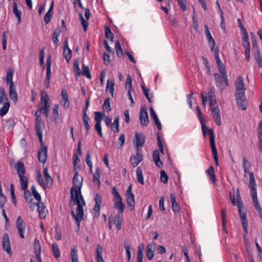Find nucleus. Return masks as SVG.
Returning a JSON list of instances; mask_svg holds the SVG:
<instances>
[{
	"label": "nucleus",
	"mask_w": 262,
	"mask_h": 262,
	"mask_svg": "<svg viewBox=\"0 0 262 262\" xmlns=\"http://www.w3.org/2000/svg\"><path fill=\"white\" fill-rule=\"evenodd\" d=\"M3 103V106L0 109V115L1 116H5L8 112L10 107V103L8 101H6Z\"/></svg>",
	"instance_id": "obj_43"
},
{
	"label": "nucleus",
	"mask_w": 262,
	"mask_h": 262,
	"mask_svg": "<svg viewBox=\"0 0 262 262\" xmlns=\"http://www.w3.org/2000/svg\"><path fill=\"white\" fill-rule=\"evenodd\" d=\"M60 32H61V30L58 28H56L54 30L53 34L52 39H53V43L56 47L58 46L59 40H58V37L60 35Z\"/></svg>",
	"instance_id": "obj_36"
},
{
	"label": "nucleus",
	"mask_w": 262,
	"mask_h": 262,
	"mask_svg": "<svg viewBox=\"0 0 262 262\" xmlns=\"http://www.w3.org/2000/svg\"><path fill=\"white\" fill-rule=\"evenodd\" d=\"M236 200L237 207L239 209L242 208L244 206V204L242 202V200L239 193V190L238 189H237L236 190Z\"/></svg>",
	"instance_id": "obj_55"
},
{
	"label": "nucleus",
	"mask_w": 262,
	"mask_h": 262,
	"mask_svg": "<svg viewBox=\"0 0 262 262\" xmlns=\"http://www.w3.org/2000/svg\"><path fill=\"white\" fill-rule=\"evenodd\" d=\"M47 68H46V78L44 81V84L47 89L50 87V80L51 75V57L48 56L46 61Z\"/></svg>",
	"instance_id": "obj_9"
},
{
	"label": "nucleus",
	"mask_w": 262,
	"mask_h": 262,
	"mask_svg": "<svg viewBox=\"0 0 262 262\" xmlns=\"http://www.w3.org/2000/svg\"><path fill=\"white\" fill-rule=\"evenodd\" d=\"M212 116L214 119L216 124L220 126L221 125V119L220 115V111L219 106H215L210 108Z\"/></svg>",
	"instance_id": "obj_18"
},
{
	"label": "nucleus",
	"mask_w": 262,
	"mask_h": 262,
	"mask_svg": "<svg viewBox=\"0 0 262 262\" xmlns=\"http://www.w3.org/2000/svg\"><path fill=\"white\" fill-rule=\"evenodd\" d=\"M58 108V104H55L53 108V116L55 121L58 120L59 118Z\"/></svg>",
	"instance_id": "obj_60"
},
{
	"label": "nucleus",
	"mask_w": 262,
	"mask_h": 262,
	"mask_svg": "<svg viewBox=\"0 0 262 262\" xmlns=\"http://www.w3.org/2000/svg\"><path fill=\"white\" fill-rule=\"evenodd\" d=\"M39 142L40 143V147L37 153V157L40 162L45 163L47 159V151L48 147L44 144L42 141V134H41V140L38 138Z\"/></svg>",
	"instance_id": "obj_6"
},
{
	"label": "nucleus",
	"mask_w": 262,
	"mask_h": 262,
	"mask_svg": "<svg viewBox=\"0 0 262 262\" xmlns=\"http://www.w3.org/2000/svg\"><path fill=\"white\" fill-rule=\"evenodd\" d=\"M170 200L171 202V208L173 212L175 213L179 212L180 211V207L179 204L176 202V200L174 195L171 193L170 194Z\"/></svg>",
	"instance_id": "obj_27"
},
{
	"label": "nucleus",
	"mask_w": 262,
	"mask_h": 262,
	"mask_svg": "<svg viewBox=\"0 0 262 262\" xmlns=\"http://www.w3.org/2000/svg\"><path fill=\"white\" fill-rule=\"evenodd\" d=\"M243 167L245 173H249V172H250V169L251 168V164L246 157L243 158Z\"/></svg>",
	"instance_id": "obj_37"
},
{
	"label": "nucleus",
	"mask_w": 262,
	"mask_h": 262,
	"mask_svg": "<svg viewBox=\"0 0 262 262\" xmlns=\"http://www.w3.org/2000/svg\"><path fill=\"white\" fill-rule=\"evenodd\" d=\"M13 12L17 18L18 24H19L21 19V12L17 9L15 0H13Z\"/></svg>",
	"instance_id": "obj_33"
},
{
	"label": "nucleus",
	"mask_w": 262,
	"mask_h": 262,
	"mask_svg": "<svg viewBox=\"0 0 262 262\" xmlns=\"http://www.w3.org/2000/svg\"><path fill=\"white\" fill-rule=\"evenodd\" d=\"M150 114L151 117L154 120L155 123L156 125L158 130H160L162 128V125L160 121H159L157 115H156L154 108L152 107H150L149 109Z\"/></svg>",
	"instance_id": "obj_22"
},
{
	"label": "nucleus",
	"mask_w": 262,
	"mask_h": 262,
	"mask_svg": "<svg viewBox=\"0 0 262 262\" xmlns=\"http://www.w3.org/2000/svg\"><path fill=\"white\" fill-rule=\"evenodd\" d=\"M43 172L44 174V177L46 182L47 187H51L53 184V180L49 174L48 167H46L44 168Z\"/></svg>",
	"instance_id": "obj_26"
},
{
	"label": "nucleus",
	"mask_w": 262,
	"mask_h": 262,
	"mask_svg": "<svg viewBox=\"0 0 262 262\" xmlns=\"http://www.w3.org/2000/svg\"><path fill=\"white\" fill-rule=\"evenodd\" d=\"M95 205L93 210L99 215V211L100 210V206L102 203V197L99 194H97L95 197Z\"/></svg>",
	"instance_id": "obj_24"
},
{
	"label": "nucleus",
	"mask_w": 262,
	"mask_h": 262,
	"mask_svg": "<svg viewBox=\"0 0 262 262\" xmlns=\"http://www.w3.org/2000/svg\"><path fill=\"white\" fill-rule=\"evenodd\" d=\"M144 249V245L143 244H140L138 247L137 261L141 262L142 261L143 258V251Z\"/></svg>",
	"instance_id": "obj_56"
},
{
	"label": "nucleus",
	"mask_w": 262,
	"mask_h": 262,
	"mask_svg": "<svg viewBox=\"0 0 262 262\" xmlns=\"http://www.w3.org/2000/svg\"><path fill=\"white\" fill-rule=\"evenodd\" d=\"M71 257L72 262H78L77 250L76 246L72 248L71 251Z\"/></svg>",
	"instance_id": "obj_42"
},
{
	"label": "nucleus",
	"mask_w": 262,
	"mask_h": 262,
	"mask_svg": "<svg viewBox=\"0 0 262 262\" xmlns=\"http://www.w3.org/2000/svg\"><path fill=\"white\" fill-rule=\"evenodd\" d=\"M49 97L47 93L42 92L40 100V105L41 112L43 111L45 115L47 117L49 115L50 104L49 103Z\"/></svg>",
	"instance_id": "obj_5"
},
{
	"label": "nucleus",
	"mask_w": 262,
	"mask_h": 262,
	"mask_svg": "<svg viewBox=\"0 0 262 262\" xmlns=\"http://www.w3.org/2000/svg\"><path fill=\"white\" fill-rule=\"evenodd\" d=\"M6 101H8L7 95L5 92L4 89L3 88H0V103L3 104Z\"/></svg>",
	"instance_id": "obj_50"
},
{
	"label": "nucleus",
	"mask_w": 262,
	"mask_h": 262,
	"mask_svg": "<svg viewBox=\"0 0 262 262\" xmlns=\"http://www.w3.org/2000/svg\"><path fill=\"white\" fill-rule=\"evenodd\" d=\"M214 77L215 84H216V86L223 89L222 88V76H220V75L218 73H214Z\"/></svg>",
	"instance_id": "obj_52"
},
{
	"label": "nucleus",
	"mask_w": 262,
	"mask_h": 262,
	"mask_svg": "<svg viewBox=\"0 0 262 262\" xmlns=\"http://www.w3.org/2000/svg\"><path fill=\"white\" fill-rule=\"evenodd\" d=\"M93 182L94 183L96 181L98 186L100 185V172L98 167H97L95 170V173H93Z\"/></svg>",
	"instance_id": "obj_45"
},
{
	"label": "nucleus",
	"mask_w": 262,
	"mask_h": 262,
	"mask_svg": "<svg viewBox=\"0 0 262 262\" xmlns=\"http://www.w3.org/2000/svg\"><path fill=\"white\" fill-rule=\"evenodd\" d=\"M124 247L125 249L126 253L127 255V262H129L131 258V252L130 251V247L127 241L124 242Z\"/></svg>",
	"instance_id": "obj_51"
},
{
	"label": "nucleus",
	"mask_w": 262,
	"mask_h": 262,
	"mask_svg": "<svg viewBox=\"0 0 262 262\" xmlns=\"http://www.w3.org/2000/svg\"><path fill=\"white\" fill-rule=\"evenodd\" d=\"M125 142V135L123 134H121L118 140L117 146L119 148H121L124 144Z\"/></svg>",
	"instance_id": "obj_64"
},
{
	"label": "nucleus",
	"mask_w": 262,
	"mask_h": 262,
	"mask_svg": "<svg viewBox=\"0 0 262 262\" xmlns=\"http://www.w3.org/2000/svg\"><path fill=\"white\" fill-rule=\"evenodd\" d=\"M115 49L117 56L119 58H122L124 56L122 49L119 40H117L115 44Z\"/></svg>",
	"instance_id": "obj_40"
},
{
	"label": "nucleus",
	"mask_w": 262,
	"mask_h": 262,
	"mask_svg": "<svg viewBox=\"0 0 262 262\" xmlns=\"http://www.w3.org/2000/svg\"><path fill=\"white\" fill-rule=\"evenodd\" d=\"M206 173L209 177V180L213 183H214L216 180V178L214 174V168L212 165L210 166L208 169L206 170Z\"/></svg>",
	"instance_id": "obj_31"
},
{
	"label": "nucleus",
	"mask_w": 262,
	"mask_h": 262,
	"mask_svg": "<svg viewBox=\"0 0 262 262\" xmlns=\"http://www.w3.org/2000/svg\"><path fill=\"white\" fill-rule=\"evenodd\" d=\"M204 29H205V33L207 38V39L208 40V43L210 47L211 50L212 51L214 50L215 43L214 39L212 37L210 32L209 30V28L207 25H205L204 26Z\"/></svg>",
	"instance_id": "obj_17"
},
{
	"label": "nucleus",
	"mask_w": 262,
	"mask_h": 262,
	"mask_svg": "<svg viewBox=\"0 0 262 262\" xmlns=\"http://www.w3.org/2000/svg\"><path fill=\"white\" fill-rule=\"evenodd\" d=\"M209 136V140L211 148L215 147V143L214 139V134L212 129H207Z\"/></svg>",
	"instance_id": "obj_39"
},
{
	"label": "nucleus",
	"mask_w": 262,
	"mask_h": 262,
	"mask_svg": "<svg viewBox=\"0 0 262 262\" xmlns=\"http://www.w3.org/2000/svg\"><path fill=\"white\" fill-rule=\"evenodd\" d=\"M136 175H137V180L138 182L142 184H144V179L142 173V170L140 167H137L136 169Z\"/></svg>",
	"instance_id": "obj_41"
},
{
	"label": "nucleus",
	"mask_w": 262,
	"mask_h": 262,
	"mask_svg": "<svg viewBox=\"0 0 262 262\" xmlns=\"http://www.w3.org/2000/svg\"><path fill=\"white\" fill-rule=\"evenodd\" d=\"M24 198L27 202L31 203L32 201H33V198L29 190H25Z\"/></svg>",
	"instance_id": "obj_62"
},
{
	"label": "nucleus",
	"mask_w": 262,
	"mask_h": 262,
	"mask_svg": "<svg viewBox=\"0 0 262 262\" xmlns=\"http://www.w3.org/2000/svg\"><path fill=\"white\" fill-rule=\"evenodd\" d=\"M122 222V219L119 214L115 216L114 219V222L118 230H120L121 228Z\"/></svg>",
	"instance_id": "obj_49"
},
{
	"label": "nucleus",
	"mask_w": 262,
	"mask_h": 262,
	"mask_svg": "<svg viewBox=\"0 0 262 262\" xmlns=\"http://www.w3.org/2000/svg\"><path fill=\"white\" fill-rule=\"evenodd\" d=\"M38 107L39 108L35 112V131L38 138L41 140V134H42V128L44 126L40 118L41 114V106L40 103L38 104Z\"/></svg>",
	"instance_id": "obj_4"
},
{
	"label": "nucleus",
	"mask_w": 262,
	"mask_h": 262,
	"mask_svg": "<svg viewBox=\"0 0 262 262\" xmlns=\"http://www.w3.org/2000/svg\"><path fill=\"white\" fill-rule=\"evenodd\" d=\"M2 244H3V249L4 250L7 252V253L9 255H12V252L11 249V245L10 242L9 240V237L8 234L7 233H5L3 235V239H2Z\"/></svg>",
	"instance_id": "obj_12"
},
{
	"label": "nucleus",
	"mask_w": 262,
	"mask_h": 262,
	"mask_svg": "<svg viewBox=\"0 0 262 262\" xmlns=\"http://www.w3.org/2000/svg\"><path fill=\"white\" fill-rule=\"evenodd\" d=\"M119 117L118 116L117 117L114 121V122L112 124L111 128L112 129L114 130V132L116 133H118L119 132Z\"/></svg>",
	"instance_id": "obj_46"
},
{
	"label": "nucleus",
	"mask_w": 262,
	"mask_h": 262,
	"mask_svg": "<svg viewBox=\"0 0 262 262\" xmlns=\"http://www.w3.org/2000/svg\"><path fill=\"white\" fill-rule=\"evenodd\" d=\"M20 181L21 189L26 190L28 188V178L25 176L19 177Z\"/></svg>",
	"instance_id": "obj_38"
},
{
	"label": "nucleus",
	"mask_w": 262,
	"mask_h": 262,
	"mask_svg": "<svg viewBox=\"0 0 262 262\" xmlns=\"http://www.w3.org/2000/svg\"><path fill=\"white\" fill-rule=\"evenodd\" d=\"M95 121L96 122L101 123L103 118L104 116V114L99 112H95Z\"/></svg>",
	"instance_id": "obj_59"
},
{
	"label": "nucleus",
	"mask_w": 262,
	"mask_h": 262,
	"mask_svg": "<svg viewBox=\"0 0 262 262\" xmlns=\"http://www.w3.org/2000/svg\"><path fill=\"white\" fill-rule=\"evenodd\" d=\"M145 138L143 134H139L138 132L135 133V138L134 139V144L136 146L137 150L139 147H141L145 143Z\"/></svg>",
	"instance_id": "obj_11"
},
{
	"label": "nucleus",
	"mask_w": 262,
	"mask_h": 262,
	"mask_svg": "<svg viewBox=\"0 0 262 262\" xmlns=\"http://www.w3.org/2000/svg\"><path fill=\"white\" fill-rule=\"evenodd\" d=\"M255 52V57H256V61L257 62L258 66L259 68L262 67V58L260 56V51H256Z\"/></svg>",
	"instance_id": "obj_63"
},
{
	"label": "nucleus",
	"mask_w": 262,
	"mask_h": 262,
	"mask_svg": "<svg viewBox=\"0 0 262 262\" xmlns=\"http://www.w3.org/2000/svg\"><path fill=\"white\" fill-rule=\"evenodd\" d=\"M14 167L17 172L18 177L20 176H25L24 174L26 172V169L23 162L21 161L17 162Z\"/></svg>",
	"instance_id": "obj_23"
},
{
	"label": "nucleus",
	"mask_w": 262,
	"mask_h": 262,
	"mask_svg": "<svg viewBox=\"0 0 262 262\" xmlns=\"http://www.w3.org/2000/svg\"><path fill=\"white\" fill-rule=\"evenodd\" d=\"M125 197L128 206L133 209L135 207V202L134 195L132 191V185H130L126 191Z\"/></svg>",
	"instance_id": "obj_13"
},
{
	"label": "nucleus",
	"mask_w": 262,
	"mask_h": 262,
	"mask_svg": "<svg viewBox=\"0 0 262 262\" xmlns=\"http://www.w3.org/2000/svg\"><path fill=\"white\" fill-rule=\"evenodd\" d=\"M61 96L62 98L60 103L64 109H67L69 107L70 102L69 101V96L66 89H62Z\"/></svg>",
	"instance_id": "obj_16"
},
{
	"label": "nucleus",
	"mask_w": 262,
	"mask_h": 262,
	"mask_svg": "<svg viewBox=\"0 0 262 262\" xmlns=\"http://www.w3.org/2000/svg\"><path fill=\"white\" fill-rule=\"evenodd\" d=\"M114 208L118 209L120 213H122L124 210L125 206L122 202V200L115 201L114 203Z\"/></svg>",
	"instance_id": "obj_35"
},
{
	"label": "nucleus",
	"mask_w": 262,
	"mask_h": 262,
	"mask_svg": "<svg viewBox=\"0 0 262 262\" xmlns=\"http://www.w3.org/2000/svg\"><path fill=\"white\" fill-rule=\"evenodd\" d=\"M90 159H91V156H90V152L88 151L86 153L85 161H86V163L88 166H89V167L90 168V173L93 174V173H94L92 171L93 165H92V163Z\"/></svg>",
	"instance_id": "obj_57"
},
{
	"label": "nucleus",
	"mask_w": 262,
	"mask_h": 262,
	"mask_svg": "<svg viewBox=\"0 0 262 262\" xmlns=\"http://www.w3.org/2000/svg\"><path fill=\"white\" fill-rule=\"evenodd\" d=\"M110 99L109 98H106L104 102V104L102 106V108L104 111H106L107 112H109L111 110L110 107Z\"/></svg>",
	"instance_id": "obj_61"
},
{
	"label": "nucleus",
	"mask_w": 262,
	"mask_h": 262,
	"mask_svg": "<svg viewBox=\"0 0 262 262\" xmlns=\"http://www.w3.org/2000/svg\"><path fill=\"white\" fill-rule=\"evenodd\" d=\"M140 120L142 126H147L149 122L147 109L142 107L140 111Z\"/></svg>",
	"instance_id": "obj_14"
},
{
	"label": "nucleus",
	"mask_w": 262,
	"mask_h": 262,
	"mask_svg": "<svg viewBox=\"0 0 262 262\" xmlns=\"http://www.w3.org/2000/svg\"><path fill=\"white\" fill-rule=\"evenodd\" d=\"M16 226L20 237L21 238H24L25 237L26 224L20 216H18L17 218Z\"/></svg>",
	"instance_id": "obj_10"
},
{
	"label": "nucleus",
	"mask_w": 262,
	"mask_h": 262,
	"mask_svg": "<svg viewBox=\"0 0 262 262\" xmlns=\"http://www.w3.org/2000/svg\"><path fill=\"white\" fill-rule=\"evenodd\" d=\"M82 71L81 72L79 67V60H75L73 64V70L76 77L79 76L81 74L83 76H85L87 78L91 79L92 77L89 67L83 64L82 66Z\"/></svg>",
	"instance_id": "obj_3"
},
{
	"label": "nucleus",
	"mask_w": 262,
	"mask_h": 262,
	"mask_svg": "<svg viewBox=\"0 0 262 262\" xmlns=\"http://www.w3.org/2000/svg\"><path fill=\"white\" fill-rule=\"evenodd\" d=\"M242 45L245 48V56L247 61H249L250 58V47L249 41V35L248 33L243 34Z\"/></svg>",
	"instance_id": "obj_8"
},
{
	"label": "nucleus",
	"mask_w": 262,
	"mask_h": 262,
	"mask_svg": "<svg viewBox=\"0 0 262 262\" xmlns=\"http://www.w3.org/2000/svg\"><path fill=\"white\" fill-rule=\"evenodd\" d=\"M132 78L130 75H127L126 83H125V89L127 90V94L128 96V98L130 100V106H134V101L133 100V96L131 94V90L133 89L132 88Z\"/></svg>",
	"instance_id": "obj_15"
},
{
	"label": "nucleus",
	"mask_w": 262,
	"mask_h": 262,
	"mask_svg": "<svg viewBox=\"0 0 262 262\" xmlns=\"http://www.w3.org/2000/svg\"><path fill=\"white\" fill-rule=\"evenodd\" d=\"M77 205L76 214L75 213L74 211H71V215L76 221L78 228L80 227V222L82 220L83 217V206H84L82 203L74 204Z\"/></svg>",
	"instance_id": "obj_7"
},
{
	"label": "nucleus",
	"mask_w": 262,
	"mask_h": 262,
	"mask_svg": "<svg viewBox=\"0 0 262 262\" xmlns=\"http://www.w3.org/2000/svg\"><path fill=\"white\" fill-rule=\"evenodd\" d=\"M83 182V178L79 174L77 171H75V175L73 179V184L75 187H72L70 189L71 201L73 204L82 203L85 205V201L81 195V188Z\"/></svg>",
	"instance_id": "obj_1"
},
{
	"label": "nucleus",
	"mask_w": 262,
	"mask_h": 262,
	"mask_svg": "<svg viewBox=\"0 0 262 262\" xmlns=\"http://www.w3.org/2000/svg\"><path fill=\"white\" fill-rule=\"evenodd\" d=\"M235 96L237 99L243 100L245 98V92L246 90V86L244 82L243 77L239 76L235 79Z\"/></svg>",
	"instance_id": "obj_2"
},
{
	"label": "nucleus",
	"mask_w": 262,
	"mask_h": 262,
	"mask_svg": "<svg viewBox=\"0 0 262 262\" xmlns=\"http://www.w3.org/2000/svg\"><path fill=\"white\" fill-rule=\"evenodd\" d=\"M153 160L157 166H158L159 168L162 167L163 164L160 160V152L159 150L155 149L153 151Z\"/></svg>",
	"instance_id": "obj_21"
},
{
	"label": "nucleus",
	"mask_w": 262,
	"mask_h": 262,
	"mask_svg": "<svg viewBox=\"0 0 262 262\" xmlns=\"http://www.w3.org/2000/svg\"><path fill=\"white\" fill-rule=\"evenodd\" d=\"M153 245L149 244L147 246L146 256L149 259H151L154 256V251L152 250Z\"/></svg>",
	"instance_id": "obj_44"
},
{
	"label": "nucleus",
	"mask_w": 262,
	"mask_h": 262,
	"mask_svg": "<svg viewBox=\"0 0 262 262\" xmlns=\"http://www.w3.org/2000/svg\"><path fill=\"white\" fill-rule=\"evenodd\" d=\"M142 160L143 156L139 152H137L136 155L132 156L130 158V161L134 167H136Z\"/></svg>",
	"instance_id": "obj_19"
},
{
	"label": "nucleus",
	"mask_w": 262,
	"mask_h": 262,
	"mask_svg": "<svg viewBox=\"0 0 262 262\" xmlns=\"http://www.w3.org/2000/svg\"><path fill=\"white\" fill-rule=\"evenodd\" d=\"M9 95L12 100L16 102L17 100V94L16 91V86L14 85H9Z\"/></svg>",
	"instance_id": "obj_25"
},
{
	"label": "nucleus",
	"mask_w": 262,
	"mask_h": 262,
	"mask_svg": "<svg viewBox=\"0 0 262 262\" xmlns=\"http://www.w3.org/2000/svg\"><path fill=\"white\" fill-rule=\"evenodd\" d=\"M250 35H251V41H252V47L253 48V49L255 51L259 50V48H258V45L257 40H256V36L252 32L250 33Z\"/></svg>",
	"instance_id": "obj_47"
},
{
	"label": "nucleus",
	"mask_w": 262,
	"mask_h": 262,
	"mask_svg": "<svg viewBox=\"0 0 262 262\" xmlns=\"http://www.w3.org/2000/svg\"><path fill=\"white\" fill-rule=\"evenodd\" d=\"M82 114H83L82 119H83V125H84V127L86 130V134H88L89 133V130L90 128V126L89 124V121L90 120V118H89L88 115H87V113H86L85 110H83Z\"/></svg>",
	"instance_id": "obj_29"
},
{
	"label": "nucleus",
	"mask_w": 262,
	"mask_h": 262,
	"mask_svg": "<svg viewBox=\"0 0 262 262\" xmlns=\"http://www.w3.org/2000/svg\"><path fill=\"white\" fill-rule=\"evenodd\" d=\"M37 179L39 184L44 189H46V187L47 186L46 182L45 181H43V177L40 172H38Z\"/></svg>",
	"instance_id": "obj_53"
},
{
	"label": "nucleus",
	"mask_w": 262,
	"mask_h": 262,
	"mask_svg": "<svg viewBox=\"0 0 262 262\" xmlns=\"http://www.w3.org/2000/svg\"><path fill=\"white\" fill-rule=\"evenodd\" d=\"M33 248L35 255L39 257V254H41V246L39 240L36 237L35 238Z\"/></svg>",
	"instance_id": "obj_30"
},
{
	"label": "nucleus",
	"mask_w": 262,
	"mask_h": 262,
	"mask_svg": "<svg viewBox=\"0 0 262 262\" xmlns=\"http://www.w3.org/2000/svg\"><path fill=\"white\" fill-rule=\"evenodd\" d=\"M105 35L106 38L110 39L111 41H113L114 34L112 32L110 27L107 26L105 27Z\"/></svg>",
	"instance_id": "obj_48"
},
{
	"label": "nucleus",
	"mask_w": 262,
	"mask_h": 262,
	"mask_svg": "<svg viewBox=\"0 0 262 262\" xmlns=\"http://www.w3.org/2000/svg\"><path fill=\"white\" fill-rule=\"evenodd\" d=\"M114 85L115 81L114 80H107L106 86V91H109L112 97L114 96Z\"/></svg>",
	"instance_id": "obj_34"
},
{
	"label": "nucleus",
	"mask_w": 262,
	"mask_h": 262,
	"mask_svg": "<svg viewBox=\"0 0 262 262\" xmlns=\"http://www.w3.org/2000/svg\"><path fill=\"white\" fill-rule=\"evenodd\" d=\"M52 251L56 258H58L60 255V252L56 243H54L52 245Z\"/></svg>",
	"instance_id": "obj_54"
},
{
	"label": "nucleus",
	"mask_w": 262,
	"mask_h": 262,
	"mask_svg": "<svg viewBox=\"0 0 262 262\" xmlns=\"http://www.w3.org/2000/svg\"><path fill=\"white\" fill-rule=\"evenodd\" d=\"M258 138L259 148L262 153V120H261L259 122V124H258Z\"/></svg>",
	"instance_id": "obj_32"
},
{
	"label": "nucleus",
	"mask_w": 262,
	"mask_h": 262,
	"mask_svg": "<svg viewBox=\"0 0 262 262\" xmlns=\"http://www.w3.org/2000/svg\"><path fill=\"white\" fill-rule=\"evenodd\" d=\"M168 180V176L164 170L160 171V180L162 182L167 183Z\"/></svg>",
	"instance_id": "obj_58"
},
{
	"label": "nucleus",
	"mask_w": 262,
	"mask_h": 262,
	"mask_svg": "<svg viewBox=\"0 0 262 262\" xmlns=\"http://www.w3.org/2000/svg\"><path fill=\"white\" fill-rule=\"evenodd\" d=\"M35 205L37 206V209L39 212V216L40 219H45L46 216V207L42 202H37Z\"/></svg>",
	"instance_id": "obj_20"
},
{
	"label": "nucleus",
	"mask_w": 262,
	"mask_h": 262,
	"mask_svg": "<svg viewBox=\"0 0 262 262\" xmlns=\"http://www.w3.org/2000/svg\"><path fill=\"white\" fill-rule=\"evenodd\" d=\"M14 74V70L12 68H9L7 71L6 82L9 85H14V83L12 81Z\"/></svg>",
	"instance_id": "obj_28"
}]
</instances>
